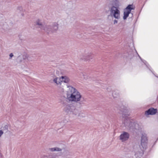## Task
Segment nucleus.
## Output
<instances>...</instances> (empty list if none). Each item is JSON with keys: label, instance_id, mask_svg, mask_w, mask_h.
Masks as SVG:
<instances>
[{"label": "nucleus", "instance_id": "nucleus-12", "mask_svg": "<svg viewBox=\"0 0 158 158\" xmlns=\"http://www.w3.org/2000/svg\"><path fill=\"white\" fill-rule=\"evenodd\" d=\"M89 55L88 54H83L81 56V59L84 61L87 60L88 58Z\"/></svg>", "mask_w": 158, "mask_h": 158}, {"label": "nucleus", "instance_id": "nucleus-15", "mask_svg": "<svg viewBox=\"0 0 158 158\" xmlns=\"http://www.w3.org/2000/svg\"><path fill=\"white\" fill-rule=\"evenodd\" d=\"M14 56L12 53H11L10 54V59H11Z\"/></svg>", "mask_w": 158, "mask_h": 158}, {"label": "nucleus", "instance_id": "nucleus-11", "mask_svg": "<svg viewBox=\"0 0 158 158\" xmlns=\"http://www.w3.org/2000/svg\"><path fill=\"white\" fill-rule=\"evenodd\" d=\"M49 150L52 152H60L62 150L61 148L58 147H55L53 148H50L48 149Z\"/></svg>", "mask_w": 158, "mask_h": 158}, {"label": "nucleus", "instance_id": "nucleus-14", "mask_svg": "<svg viewBox=\"0 0 158 158\" xmlns=\"http://www.w3.org/2000/svg\"><path fill=\"white\" fill-rule=\"evenodd\" d=\"M3 131H2L0 130V137L3 134Z\"/></svg>", "mask_w": 158, "mask_h": 158}, {"label": "nucleus", "instance_id": "nucleus-6", "mask_svg": "<svg viewBox=\"0 0 158 158\" xmlns=\"http://www.w3.org/2000/svg\"><path fill=\"white\" fill-rule=\"evenodd\" d=\"M111 15L115 18L118 19L120 18V11L117 7L113 6L111 9Z\"/></svg>", "mask_w": 158, "mask_h": 158}, {"label": "nucleus", "instance_id": "nucleus-10", "mask_svg": "<svg viewBox=\"0 0 158 158\" xmlns=\"http://www.w3.org/2000/svg\"><path fill=\"white\" fill-rule=\"evenodd\" d=\"M147 139L145 136H143L141 137V145L143 148H144L146 146L147 141Z\"/></svg>", "mask_w": 158, "mask_h": 158}, {"label": "nucleus", "instance_id": "nucleus-5", "mask_svg": "<svg viewBox=\"0 0 158 158\" xmlns=\"http://www.w3.org/2000/svg\"><path fill=\"white\" fill-rule=\"evenodd\" d=\"M135 8V6L133 4L128 5L124 10L123 19H126L128 16L129 14L131 13V10H134Z\"/></svg>", "mask_w": 158, "mask_h": 158}, {"label": "nucleus", "instance_id": "nucleus-2", "mask_svg": "<svg viewBox=\"0 0 158 158\" xmlns=\"http://www.w3.org/2000/svg\"><path fill=\"white\" fill-rule=\"evenodd\" d=\"M36 24L40 26L42 29L48 33L53 32L56 31L58 29V25L56 23H54L51 25H43L41 21L38 19L36 21Z\"/></svg>", "mask_w": 158, "mask_h": 158}, {"label": "nucleus", "instance_id": "nucleus-16", "mask_svg": "<svg viewBox=\"0 0 158 158\" xmlns=\"http://www.w3.org/2000/svg\"><path fill=\"white\" fill-rule=\"evenodd\" d=\"M18 8L19 10H22V7L21 6H19L18 7Z\"/></svg>", "mask_w": 158, "mask_h": 158}, {"label": "nucleus", "instance_id": "nucleus-3", "mask_svg": "<svg viewBox=\"0 0 158 158\" xmlns=\"http://www.w3.org/2000/svg\"><path fill=\"white\" fill-rule=\"evenodd\" d=\"M64 111L68 114L78 115L79 111L72 104H69L66 105L64 109Z\"/></svg>", "mask_w": 158, "mask_h": 158}, {"label": "nucleus", "instance_id": "nucleus-9", "mask_svg": "<svg viewBox=\"0 0 158 158\" xmlns=\"http://www.w3.org/2000/svg\"><path fill=\"white\" fill-rule=\"evenodd\" d=\"M61 79V84L62 82L65 83H69L70 82V79L67 76H62L60 77Z\"/></svg>", "mask_w": 158, "mask_h": 158}, {"label": "nucleus", "instance_id": "nucleus-17", "mask_svg": "<svg viewBox=\"0 0 158 158\" xmlns=\"http://www.w3.org/2000/svg\"><path fill=\"white\" fill-rule=\"evenodd\" d=\"M117 23V21L116 20H115L114 21V23Z\"/></svg>", "mask_w": 158, "mask_h": 158}, {"label": "nucleus", "instance_id": "nucleus-13", "mask_svg": "<svg viewBox=\"0 0 158 158\" xmlns=\"http://www.w3.org/2000/svg\"><path fill=\"white\" fill-rule=\"evenodd\" d=\"M42 158H58V157L54 156H48L46 155H43L42 156Z\"/></svg>", "mask_w": 158, "mask_h": 158}, {"label": "nucleus", "instance_id": "nucleus-7", "mask_svg": "<svg viewBox=\"0 0 158 158\" xmlns=\"http://www.w3.org/2000/svg\"><path fill=\"white\" fill-rule=\"evenodd\" d=\"M157 109L153 108H151L146 111L145 114L148 115H154L157 112Z\"/></svg>", "mask_w": 158, "mask_h": 158}, {"label": "nucleus", "instance_id": "nucleus-8", "mask_svg": "<svg viewBox=\"0 0 158 158\" xmlns=\"http://www.w3.org/2000/svg\"><path fill=\"white\" fill-rule=\"evenodd\" d=\"M129 137V134L125 132H124L120 136V139L122 140L123 141L127 140Z\"/></svg>", "mask_w": 158, "mask_h": 158}, {"label": "nucleus", "instance_id": "nucleus-1", "mask_svg": "<svg viewBox=\"0 0 158 158\" xmlns=\"http://www.w3.org/2000/svg\"><path fill=\"white\" fill-rule=\"evenodd\" d=\"M67 97L69 101L78 103L81 101L82 96L78 91L71 86L67 85Z\"/></svg>", "mask_w": 158, "mask_h": 158}, {"label": "nucleus", "instance_id": "nucleus-18", "mask_svg": "<svg viewBox=\"0 0 158 158\" xmlns=\"http://www.w3.org/2000/svg\"><path fill=\"white\" fill-rule=\"evenodd\" d=\"M67 153L68 155H70L69 153V152H67Z\"/></svg>", "mask_w": 158, "mask_h": 158}, {"label": "nucleus", "instance_id": "nucleus-4", "mask_svg": "<svg viewBox=\"0 0 158 158\" xmlns=\"http://www.w3.org/2000/svg\"><path fill=\"white\" fill-rule=\"evenodd\" d=\"M50 82L51 83L53 82L56 84L58 87V89L59 91L62 92L64 91L63 88L62 87L59 86L61 85L60 77H58L55 76H53L52 80H50Z\"/></svg>", "mask_w": 158, "mask_h": 158}]
</instances>
